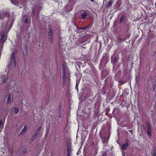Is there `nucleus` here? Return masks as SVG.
Masks as SVG:
<instances>
[{
    "label": "nucleus",
    "instance_id": "f704fd0d",
    "mask_svg": "<svg viewBox=\"0 0 156 156\" xmlns=\"http://www.w3.org/2000/svg\"><path fill=\"white\" fill-rule=\"evenodd\" d=\"M153 152H155L156 153V148L154 150Z\"/></svg>",
    "mask_w": 156,
    "mask_h": 156
},
{
    "label": "nucleus",
    "instance_id": "4c0bfd02",
    "mask_svg": "<svg viewBox=\"0 0 156 156\" xmlns=\"http://www.w3.org/2000/svg\"><path fill=\"white\" fill-rule=\"evenodd\" d=\"M23 1H25L26 0H22Z\"/></svg>",
    "mask_w": 156,
    "mask_h": 156
},
{
    "label": "nucleus",
    "instance_id": "c9c22d12",
    "mask_svg": "<svg viewBox=\"0 0 156 156\" xmlns=\"http://www.w3.org/2000/svg\"><path fill=\"white\" fill-rule=\"evenodd\" d=\"M91 2H93L94 0H90Z\"/></svg>",
    "mask_w": 156,
    "mask_h": 156
},
{
    "label": "nucleus",
    "instance_id": "ddd939ff",
    "mask_svg": "<svg viewBox=\"0 0 156 156\" xmlns=\"http://www.w3.org/2000/svg\"><path fill=\"white\" fill-rule=\"evenodd\" d=\"M41 129V126H40L36 130V132L34 134H35V135H36L37 136H38L40 133Z\"/></svg>",
    "mask_w": 156,
    "mask_h": 156
},
{
    "label": "nucleus",
    "instance_id": "473e14b6",
    "mask_svg": "<svg viewBox=\"0 0 156 156\" xmlns=\"http://www.w3.org/2000/svg\"><path fill=\"white\" fill-rule=\"evenodd\" d=\"M79 82L78 81V80H77L76 82V87L77 88V86L79 84Z\"/></svg>",
    "mask_w": 156,
    "mask_h": 156
},
{
    "label": "nucleus",
    "instance_id": "0eeeda50",
    "mask_svg": "<svg viewBox=\"0 0 156 156\" xmlns=\"http://www.w3.org/2000/svg\"><path fill=\"white\" fill-rule=\"evenodd\" d=\"M129 142L128 140L126 141V143L123 144L122 145V149L123 150H125L129 146Z\"/></svg>",
    "mask_w": 156,
    "mask_h": 156
},
{
    "label": "nucleus",
    "instance_id": "2f4dec72",
    "mask_svg": "<svg viewBox=\"0 0 156 156\" xmlns=\"http://www.w3.org/2000/svg\"><path fill=\"white\" fill-rule=\"evenodd\" d=\"M121 41H122V38H119L118 39V42H120Z\"/></svg>",
    "mask_w": 156,
    "mask_h": 156
},
{
    "label": "nucleus",
    "instance_id": "20e7f679",
    "mask_svg": "<svg viewBox=\"0 0 156 156\" xmlns=\"http://www.w3.org/2000/svg\"><path fill=\"white\" fill-rule=\"evenodd\" d=\"M71 144L70 143H67L66 145L67 155L69 156L71 152Z\"/></svg>",
    "mask_w": 156,
    "mask_h": 156
},
{
    "label": "nucleus",
    "instance_id": "f8f14e48",
    "mask_svg": "<svg viewBox=\"0 0 156 156\" xmlns=\"http://www.w3.org/2000/svg\"><path fill=\"white\" fill-rule=\"evenodd\" d=\"M29 18V16L27 15H24L23 17V20L25 23H27Z\"/></svg>",
    "mask_w": 156,
    "mask_h": 156
},
{
    "label": "nucleus",
    "instance_id": "393cba45",
    "mask_svg": "<svg viewBox=\"0 0 156 156\" xmlns=\"http://www.w3.org/2000/svg\"><path fill=\"white\" fill-rule=\"evenodd\" d=\"M112 61L113 63L115 64L117 62V58L115 57Z\"/></svg>",
    "mask_w": 156,
    "mask_h": 156
},
{
    "label": "nucleus",
    "instance_id": "f3484780",
    "mask_svg": "<svg viewBox=\"0 0 156 156\" xmlns=\"http://www.w3.org/2000/svg\"><path fill=\"white\" fill-rule=\"evenodd\" d=\"M2 79H3V82L5 83L8 80V76L7 75H4L3 76H2Z\"/></svg>",
    "mask_w": 156,
    "mask_h": 156
},
{
    "label": "nucleus",
    "instance_id": "6e6552de",
    "mask_svg": "<svg viewBox=\"0 0 156 156\" xmlns=\"http://www.w3.org/2000/svg\"><path fill=\"white\" fill-rule=\"evenodd\" d=\"M85 30L84 29V27L79 28L77 27L76 30V32L78 34H80L82 32H84L85 31Z\"/></svg>",
    "mask_w": 156,
    "mask_h": 156
},
{
    "label": "nucleus",
    "instance_id": "9b49d317",
    "mask_svg": "<svg viewBox=\"0 0 156 156\" xmlns=\"http://www.w3.org/2000/svg\"><path fill=\"white\" fill-rule=\"evenodd\" d=\"M11 94H8L7 96V103L6 104H9L11 101Z\"/></svg>",
    "mask_w": 156,
    "mask_h": 156
},
{
    "label": "nucleus",
    "instance_id": "cd10ccee",
    "mask_svg": "<svg viewBox=\"0 0 156 156\" xmlns=\"http://www.w3.org/2000/svg\"><path fill=\"white\" fill-rule=\"evenodd\" d=\"M102 156H107V154L106 152H103L102 153Z\"/></svg>",
    "mask_w": 156,
    "mask_h": 156
},
{
    "label": "nucleus",
    "instance_id": "2eb2a0df",
    "mask_svg": "<svg viewBox=\"0 0 156 156\" xmlns=\"http://www.w3.org/2000/svg\"><path fill=\"white\" fill-rule=\"evenodd\" d=\"M27 129V126H24L23 129L22 130L21 132L20 133V135H23L25 133Z\"/></svg>",
    "mask_w": 156,
    "mask_h": 156
},
{
    "label": "nucleus",
    "instance_id": "ea45409f",
    "mask_svg": "<svg viewBox=\"0 0 156 156\" xmlns=\"http://www.w3.org/2000/svg\"><path fill=\"white\" fill-rule=\"evenodd\" d=\"M43 78H45H45H44V76H43Z\"/></svg>",
    "mask_w": 156,
    "mask_h": 156
},
{
    "label": "nucleus",
    "instance_id": "72a5a7b5",
    "mask_svg": "<svg viewBox=\"0 0 156 156\" xmlns=\"http://www.w3.org/2000/svg\"><path fill=\"white\" fill-rule=\"evenodd\" d=\"M129 132L131 133H133V130H129Z\"/></svg>",
    "mask_w": 156,
    "mask_h": 156
},
{
    "label": "nucleus",
    "instance_id": "c756f323",
    "mask_svg": "<svg viewBox=\"0 0 156 156\" xmlns=\"http://www.w3.org/2000/svg\"><path fill=\"white\" fill-rule=\"evenodd\" d=\"M152 156H156V153L155 152H153L152 154Z\"/></svg>",
    "mask_w": 156,
    "mask_h": 156
},
{
    "label": "nucleus",
    "instance_id": "7c9ffc66",
    "mask_svg": "<svg viewBox=\"0 0 156 156\" xmlns=\"http://www.w3.org/2000/svg\"><path fill=\"white\" fill-rule=\"evenodd\" d=\"M127 38L126 37H124L122 38V41H124L127 39Z\"/></svg>",
    "mask_w": 156,
    "mask_h": 156
},
{
    "label": "nucleus",
    "instance_id": "c85d7f7f",
    "mask_svg": "<svg viewBox=\"0 0 156 156\" xmlns=\"http://www.w3.org/2000/svg\"><path fill=\"white\" fill-rule=\"evenodd\" d=\"M126 37L127 38H129V37H130V34L129 33H128V34H126Z\"/></svg>",
    "mask_w": 156,
    "mask_h": 156
},
{
    "label": "nucleus",
    "instance_id": "f257e3e1",
    "mask_svg": "<svg viewBox=\"0 0 156 156\" xmlns=\"http://www.w3.org/2000/svg\"><path fill=\"white\" fill-rule=\"evenodd\" d=\"M66 68L65 65L62 64V79L63 80V84L65 83L66 80Z\"/></svg>",
    "mask_w": 156,
    "mask_h": 156
},
{
    "label": "nucleus",
    "instance_id": "f03ea898",
    "mask_svg": "<svg viewBox=\"0 0 156 156\" xmlns=\"http://www.w3.org/2000/svg\"><path fill=\"white\" fill-rule=\"evenodd\" d=\"M146 124L147 127V133L148 136L150 137L151 135V126L150 124L147 122H146Z\"/></svg>",
    "mask_w": 156,
    "mask_h": 156
},
{
    "label": "nucleus",
    "instance_id": "b1692460",
    "mask_svg": "<svg viewBox=\"0 0 156 156\" xmlns=\"http://www.w3.org/2000/svg\"><path fill=\"white\" fill-rule=\"evenodd\" d=\"M27 148H24L23 150L22 154H24L25 153H26L27 152Z\"/></svg>",
    "mask_w": 156,
    "mask_h": 156
},
{
    "label": "nucleus",
    "instance_id": "a878e982",
    "mask_svg": "<svg viewBox=\"0 0 156 156\" xmlns=\"http://www.w3.org/2000/svg\"><path fill=\"white\" fill-rule=\"evenodd\" d=\"M4 123H3L2 122V119H1L0 120V127L2 125V126L3 127L4 126Z\"/></svg>",
    "mask_w": 156,
    "mask_h": 156
},
{
    "label": "nucleus",
    "instance_id": "4468645a",
    "mask_svg": "<svg viewBox=\"0 0 156 156\" xmlns=\"http://www.w3.org/2000/svg\"><path fill=\"white\" fill-rule=\"evenodd\" d=\"M113 3V2L112 0H110L109 2H108L107 4L106 5V8H109L112 5Z\"/></svg>",
    "mask_w": 156,
    "mask_h": 156
},
{
    "label": "nucleus",
    "instance_id": "5701e85b",
    "mask_svg": "<svg viewBox=\"0 0 156 156\" xmlns=\"http://www.w3.org/2000/svg\"><path fill=\"white\" fill-rule=\"evenodd\" d=\"M35 9L34 8H33L32 12V14L31 15L32 16H33V14L34 15L35 14Z\"/></svg>",
    "mask_w": 156,
    "mask_h": 156
},
{
    "label": "nucleus",
    "instance_id": "39448f33",
    "mask_svg": "<svg viewBox=\"0 0 156 156\" xmlns=\"http://www.w3.org/2000/svg\"><path fill=\"white\" fill-rule=\"evenodd\" d=\"M11 59L13 62L15 66H16V53L13 52L11 55Z\"/></svg>",
    "mask_w": 156,
    "mask_h": 156
},
{
    "label": "nucleus",
    "instance_id": "bb28decb",
    "mask_svg": "<svg viewBox=\"0 0 156 156\" xmlns=\"http://www.w3.org/2000/svg\"><path fill=\"white\" fill-rule=\"evenodd\" d=\"M156 84H154L153 86V91H154L156 89Z\"/></svg>",
    "mask_w": 156,
    "mask_h": 156
},
{
    "label": "nucleus",
    "instance_id": "9d476101",
    "mask_svg": "<svg viewBox=\"0 0 156 156\" xmlns=\"http://www.w3.org/2000/svg\"><path fill=\"white\" fill-rule=\"evenodd\" d=\"M5 38V34H2L1 35V37L0 40V42L1 43L3 42V43H4L5 42L6 40H4Z\"/></svg>",
    "mask_w": 156,
    "mask_h": 156
},
{
    "label": "nucleus",
    "instance_id": "6ab92c4d",
    "mask_svg": "<svg viewBox=\"0 0 156 156\" xmlns=\"http://www.w3.org/2000/svg\"><path fill=\"white\" fill-rule=\"evenodd\" d=\"M14 112L15 114H17L19 112V110L18 108L15 107L14 108Z\"/></svg>",
    "mask_w": 156,
    "mask_h": 156
},
{
    "label": "nucleus",
    "instance_id": "a19ab883",
    "mask_svg": "<svg viewBox=\"0 0 156 156\" xmlns=\"http://www.w3.org/2000/svg\"><path fill=\"white\" fill-rule=\"evenodd\" d=\"M46 80H47L48 79H46Z\"/></svg>",
    "mask_w": 156,
    "mask_h": 156
},
{
    "label": "nucleus",
    "instance_id": "a211bd4d",
    "mask_svg": "<svg viewBox=\"0 0 156 156\" xmlns=\"http://www.w3.org/2000/svg\"><path fill=\"white\" fill-rule=\"evenodd\" d=\"M126 16L125 15H122L120 17L119 21L120 23L122 22L125 19Z\"/></svg>",
    "mask_w": 156,
    "mask_h": 156
},
{
    "label": "nucleus",
    "instance_id": "7ed1b4c3",
    "mask_svg": "<svg viewBox=\"0 0 156 156\" xmlns=\"http://www.w3.org/2000/svg\"><path fill=\"white\" fill-rule=\"evenodd\" d=\"M48 30V35L50 37L48 38L50 41V42L52 43L53 41V32L51 28H49Z\"/></svg>",
    "mask_w": 156,
    "mask_h": 156
},
{
    "label": "nucleus",
    "instance_id": "e433bc0d",
    "mask_svg": "<svg viewBox=\"0 0 156 156\" xmlns=\"http://www.w3.org/2000/svg\"><path fill=\"white\" fill-rule=\"evenodd\" d=\"M18 90H16V92H18Z\"/></svg>",
    "mask_w": 156,
    "mask_h": 156
},
{
    "label": "nucleus",
    "instance_id": "dca6fc26",
    "mask_svg": "<svg viewBox=\"0 0 156 156\" xmlns=\"http://www.w3.org/2000/svg\"><path fill=\"white\" fill-rule=\"evenodd\" d=\"M37 136L35 135V134H33L31 139H30V142L31 143L33 142L34 140L36 138V137Z\"/></svg>",
    "mask_w": 156,
    "mask_h": 156
},
{
    "label": "nucleus",
    "instance_id": "58836bf2",
    "mask_svg": "<svg viewBox=\"0 0 156 156\" xmlns=\"http://www.w3.org/2000/svg\"><path fill=\"white\" fill-rule=\"evenodd\" d=\"M155 82H156V79H155Z\"/></svg>",
    "mask_w": 156,
    "mask_h": 156
},
{
    "label": "nucleus",
    "instance_id": "aec40b11",
    "mask_svg": "<svg viewBox=\"0 0 156 156\" xmlns=\"http://www.w3.org/2000/svg\"><path fill=\"white\" fill-rule=\"evenodd\" d=\"M59 110V112L60 113L59 116V117H61V112H62V105H60V106Z\"/></svg>",
    "mask_w": 156,
    "mask_h": 156
},
{
    "label": "nucleus",
    "instance_id": "4be33fe9",
    "mask_svg": "<svg viewBox=\"0 0 156 156\" xmlns=\"http://www.w3.org/2000/svg\"><path fill=\"white\" fill-rule=\"evenodd\" d=\"M92 26V25L91 24H89L87 26L84 27V29L85 30L86 29H88L89 28H91Z\"/></svg>",
    "mask_w": 156,
    "mask_h": 156
},
{
    "label": "nucleus",
    "instance_id": "412c9836",
    "mask_svg": "<svg viewBox=\"0 0 156 156\" xmlns=\"http://www.w3.org/2000/svg\"><path fill=\"white\" fill-rule=\"evenodd\" d=\"M5 16L3 13H0V19L2 20L4 18Z\"/></svg>",
    "mask_w": 156,
    "mask_h": 156
},
{
    "label": "nucleus",
    "instance_id": "423d86ee",
    "mask_svg": "<svg viewBox=\"0 0 156 156\" xmlns=\"http://www.w3.org/2000/svg\"><path fill=\"white\" fill-rule=\"evenodd\" d=\"M11 3L13 5H14L16 6H18L19 3H20L21 4H22V2H19V0H10Z\"/></svg>",
    "mask_w": 156,
    "mask_h": 156
},
{
    "label": "nucleus",
    "instance_id": "1a4fd4ad",
    "mask_svg": "<svg viewBox=\"0 0 156 156\" xmlns=\"http://www.w3.org/2000/svg\"><path fill=\"white\" fill-rule=\"evenodd\" d=\"M87 13L86 12H84L81 14V17L82 19L85 20L87 18Z\"/></svg>",
    "mask_w": 156,
    "mask_h": 156
},
{
    "label": "nucleus",
    "instance_id": "79ce46f5",
    "mask_svg": "<svg viewBox=\"0 0 156 156\" xmlns=\"http://www.w3.org/2000/svg\"><path fill=\"white\" fill-rule=\"evenodd\" d=\"M69 1H70V0H69Z\"/></svg>",
    "mask_w": 156,
    "mask_h": 156
}]
</instances>
